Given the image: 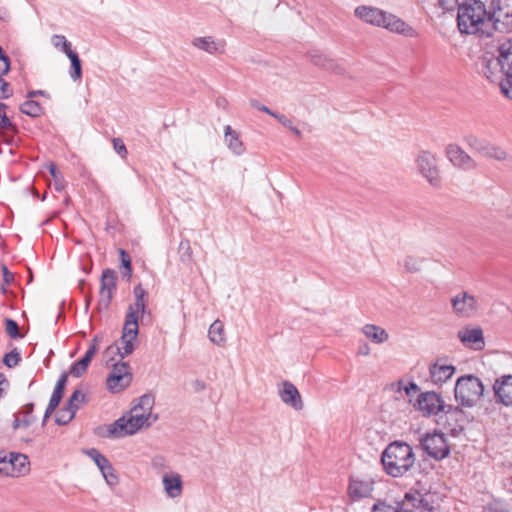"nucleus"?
Instances as JSON below:
<instances>
[{
  "mask_svg": "<svg viewBox=\"0 0 512 512\" xmlns=\"http://www.w3.org/2000/svg\"><path fill=\"white\" fill-rule=\"evenodd\" d=\"M133 294L135 301L128 307L120 341L121 345L115 344L107 348V353L117 351L121 358L130 355L134 351L135 341L139 333L138 317L139 314L143 316L147 312V291L141 284H138L134 287Z\"/></svg>",
  "mask_w": 512,
  "mask_h": 512,
  "instance_id": "obj_1",
  "label": "nucleus"
},
{
  "mask_svg": "<svg viewBox=\"0 0 512 512\" xmlns=\"http://www.w3.org/2000/svg\"><path fill=\"white\" fill-rule=\"evenodd\" d=\"M487 78L491 81L497 80L501 75L505 79L501 81V91L512 99V39L501 42L494 51H486Z\"/></svg>",
  "mask_w": 512,
  "mask_h": 512,
  "instance_id": "obj_2",
  "label": "nucleus"
},
{
  "mask_svg": "<svg viewBox=\"0 0 512 512\" xmlns=\"http://www.w3.org/2000/svg\"><path fill=\"white\" fill-rule=\"evenodd\" d=\"M493 31L512 32V0H490L482 5V37Z\"/></svg>",
  "mask_w": 512,
  "mask_h": 512,
  "instance_id": "obj_3",
  "label": "nucleus"
},
{
  "mask_svg": "<svg viewBox=\"0 0 512 512\" xmlns=\"http://www.w3.org/2000/svg\"><path fill=\"white\" fill-rule=\"evenodd\" d=\"M415 461L412 447L405 442L390 443L381 455L384 470L392 477H401L406 474L414 466Z\"/></svg>",
  "mask_w": 512,
  "mask_h": 512,
  "instance_id": "obj_4",
  "label": "nucleus"
},
{
  "mask_svg": "<svg viewBox=\"0 0 512 512\" xmlns=\"http://www.w3.org/2000/svg\"><path fill=\"white\" fill-rule=\"evenodd\" d=\"M416 172L423 177L431 186L439 187L441 184V173L438 165V157L429 150H419L414 159Z\"/></svg>",
  "mask_w": 512,
  "mask_h": 512,
  "instance_id": "obj_5",
  "label": "nucleus"
},
{
  "mask_svg": "<svg viewBox=\"0 0 512 512\" xmlns=\"http://www.w3.org/2000/svg\"><path fill=\"white\" fill-rule=\"evenodd\" d=\"M152 424L147 422V419L141 415H131L126 413L113 423L109 424L106 436L113 438H122L129 435H134L144 428L150 427Z\"/></svg>",
  "mask_w": 512,
  "mask_h": 512,
  "instance_id": "obj_6",
  "label": "nucleus"
},
{
  "mask_svg": "<svg viewBox=\"0 0 512 512\" xmlns=\"http://www.w3.org/2000/svg\"><path fill=\"white\" fill-rule=\"evenodd\" d=\"M454 392L461 407L472 408L480 400V379L474 375H464L457 379Z\"/></svg>",
  "mask_w": 512,
  "mask_h": 512,
  "instance_id": "obj_7",
  "label": "nucleus"
},
{
  "mask_svg": "<svg viewBox=\"0 0 512 512\" xmlns=\"http://www.w3.org/2000/svg\"><path fill=\"white\" fill-rule=\"evenodd\" d=\"M457 24L462 34L475 35L480 31V3H463L458 7Z\"/></svg>",
  "mask_w": 512,
  "mask_h": 512,
  "instance_id": "obj_8",
  "label": "nucleus"
},
{
  "mask_svg": "<svg viewBox=\"0 0 512 512\" xmlns=\"http://www.w3.org/2000/svg\"><path fill=\"white\" fill-rule=\"evenodd\" d=\"M420 444L422 449L436 460H442L450 453L449 445L443 433H427L421 438Z\"/></svg>",
  "mask_w": 512,
  "mask_h": 512,
  "instance_id": "obj_9",
  "label": "nucleus"
},
{
  "mask_svg": "<svg viewBox=\"0 0 512 512\" xmlns=\"http://www.w3.org/2000/svg\"><path fill=\"white\" fill-rule=\"evenodd\" d=\"M465 407H453L447 405L444 413V424L447 429L453 434L458 435L465 428V425L474 420V415L467 413Z\"/></svg>",
  "mask_w": 512,
  "mask_h": 512,
  "instance_id": "obj_10",
  "label": "nucleus"
},
{
  "mask_svg": "<svg viewBox=\"0 0 512 512\" xmlns=\"http://www.w3.org/2000/svg\"><path fill=\"white\" fill-rule=\"evenodd\" d=\"M447 160L457 169L470 171L477 168V161L458 144L450 143L444 149Z\"/></svg>",
  "mask_w": 512,
  "mask_h": 512,
  "instance_id": "obj_11",
  "label": "nucleus"
},
{
  "mask_svg": "<svg viewBox=\"0 0 512 512\" xmlns=\"http://www.w3.org/2000/svg\"><path fill=\"white\" fill-rule=\"evenodd\" d=\"M446 406L442 397L434 391L420 393L417 398V408L426 417L443 413Z\"/></svg>",
  "mask_w": 512,
  "mask_h": 512,
  "instance_id": "obj_12",
  "label": "nucleus"
},
{
  "mask_svg": "<svg viewBox=\"0 0 512 512\" xmlns=\"http://www.w3.org/2000/svg\"><path fill=\"white\" fill-rule=\"evenodd\" d=\"M29 465L30 463L26 455L11 453L8 461L5 458L0 460V473H5L11 477H20L29 472Z\"/></svg>",
  "mask_w": 512,
  "mask_h": 512,
  "instance_id": "obj_13",
  "label": "nucleus"
},
{
  "mask_svg": "<svg viewBox=\"0 0 512 512\" xmlns=\"http://www.w3.org/2000/svg\"><path fill=\"white\" fill-rule=\"evenodd\" d=\"M397 507L399 512H432L429 501L418 491L406 493Z\"/></svg>",
  "mask_w": 512,
  "mask_h": 512,
  "instance_id": "obj_14",
  "label": "nucleus"
},
{
  "mask_svg": "<svg viewBox=\"0 0 512 512\" xmlns=\"http://www.w3.org/2000/svg\"><path fill=\"white\" fill-rule=\"evenodd\" d=\"M494 399L505 407H512V374L495 379L492 386Z\"/></svg>",
  "mask_w": 512,
  "mask_h": 512,
  "instance_id": "obj_15",
  "label": "nucleus"
},
{
  "mask_svg": "<svg viewBox=\"0 0 512 512\" xmlns=\"http://www.w3.org/2000/svg\"><path fill=\"white\" fill-rule=\"evenodd\" d=\"M117 284V274L112 269H105L102 272L100 280V299L99 304L107 308L113 298L114 291Z\"/></svg>",
  "mask_w": 512,
  "mask_h": 512,
  "instance_id": "obj_16",
  "label": "nucleus"
},
{
  "mask_svg": "<svg viewBox=\"0 0 512 512\" xmlns=\"http://www.w3.org/2000/svg\"><path fill=\"white\" fill-rule=\"evenodd\" d=\"M451 305L456 315L470 317L476 312L477 300L467 292H461L451 298Z\"/></svg>",
  "mask_w": 512,
  "mask_h": 512,
  "instance_id": "obj_17",
  "label": "nucleus"
},
{
  "mask_svg": "<svg viewBox=\"0 0 512 512\" xmlns=\"http://www.w3.org/2000/svg\"><path fill=\"white\" fill-rule=\"evenodd\" d=\"M155 398L152 394L147 393L138 398L137 404H135L131 410L128 412L133 415L138 414L147 419V422L153 424L157 421L158 416L152 414V409L154 407Z\"/></svg>",
  "mask_w": 512,
  "mask_h": 512,
  "instance_id": "obj_18",
  "label": "nucleus"
},
{
  "mask_svg": "<svg viewBox=\"0 0 512 512\" xmlns=\"http://www.w3.org/2000/svg\"><path fill=\"white\" fill-rule=\"evenodd\" d=\"M383 28L393 32L397 33L406 37H417L418 33L417 31L407 24L404 20L397 17L396 15L387 13L385 16V23L382 25Z\"/></svg>",
  "mask_w": 512,
  "mask_h": 512,
  "instance_id": "obj_19",
  "label": "nucleus"
},
{
  "mask_svg": "<svg viewBox=\"0 0 512 512\" xmlns=\"http://www.w3.org/2000/svg\"><path fill=\"white\" fill-rule=\"evenodd\" d=\"M279 396L283 403L300 411L304 407L301 395L294 384L289 381L282 383V389L279 391Z\"/></svg>",
  "mask_w": 512,
  "mask_h": 512,
  "instance_id": "obj_20",
  "label": "nucleus"
},
{
  "mask_svg": "<svg viewBox=\"0 0 512 512\" xmlns=\"http://www.w3.org/2000/svg\"><path fill=\"white\" fill-rule=\"evenodd\" d=\"M387 12L371 6H359L355 9V15L366 23L382 27L385 23Z\"/></svg>",
  "mask_w": 512,
  "mask_h": 512,
  "instance_id": "obj_21",
  "label": "nucleus"
},
{
  "mask_svg": "<svg viewBox=\"0 0 512 512\" xmlns=\"http://www.w3.org/2000/svg\"><path fill=\"white\" fill-rule=\"evenodd\" d=\"M429 372L431 381L434 384H442L453 376L455 367L453 365L444 364L438 360L430 366Z\"/></svg>",
  "mask_w": 512,
  "mask_h": 512,
  "instance_id": "obj_22",
  "label": "nucleus"
},
{
  "mask_svg": "<svg viewBox=\"0 0 512 512\" xmlns=\"http://www.w3.org/2000/svg\"><path fill=\"white\" fill-rule=\"evenodd\" d=\"M162 484L165 493L170 498H177L182 494L183 482L181 476L178 473H165L162 477Z\"/></svg>",
  "mask_w": 512,
  "mask_h": 512,
  "instance_id": "obj_23",
  "label": "nucleus"
},
{
  "mask_svg": "<svg viewBox=\"0 0 512 512\" xmlns=\"http://www.w3.org/2000/svg\"><path fill=\"white\" fill-rule=\"evenodd\" d=\"M192 45L209 54L223 53L225 49L224 41H216L211 36L194 38L192 41Z\"/></svg>",
  "mask_w": 512,
  "mask_h": 512,
  "instance_id": "obj_24",
  "label": "nucleus"
},
{
  "mask_svg": "<svg viewBox=\"0 0 512 512\" xmlns=\"http://www.w3.org/2000/svg\"><path fill=\"white\" fill-rule=\"evenodd\" d=\"M373 491V485L370 481L351 479L348 493L354 499H360L370 496Z\"/></svg>",
  "mask_w": 512,
  "mask_h": 512,
  "instance_id": "obj_25",
  "label": "nucleus"
},
{
  "mask_svg": "<svg viewBox=\"0 0 512 512\" xmlns=\"http://www.w3.org/2000/svg\"><path fill=\"white\" fill-rule=\"evenodd\" d=\"M224 139L228 148L236 155H242L245 152V146L240 139L239 133L232 129L230 125L224 128Z\"/></svg>",
  "mask_w": 512,
  "mask_h": 512,
  "instance_id": "obj_26",
  "label": "nucleus"
},
{
  "mask_svg": "<svg viewBox=\"0 0 512 512\" xmlns=\"http://www.w3.org/2000/svg\"><path fill=\"white\" fill-rule=\"evenodd\" d=\"M97 352L96 344H92L86 351L85 355L77 362H75L70 368V374L74 377L82 376L88 368L91 359Z\"/></svg>",
  "mask_w": 512,
  "mask_h": 512,
  "instance_id": "obj_27",
  "label": "nucleus"
},
{
  "mask_svg": "<svg viewBox=\"0 0 512 512\" xmlns=\"http://www.w3.org/2000/svg\"><path fill=\"white\" fill-rule=\"evenodd\" d=\"M311 61L314 65L332 73L341 74L344 71V69L339 63L324 55H312Z\"/></svg>",
  "mask_w": 512,
  "mask_h": 512,
  "instance_id": "obj_28",
  "label": "nucleus"
},
{
  "mask_svg": "<svg viewBox=\"0 0 512 512\" xmlns=\"http://www.w3.org/2000/svg\"><path fill=\"white\" fill-rule=\"evenodd\" d=\"M67 380H68V374L66 372H63L60 375L59 379L57 380L56 385L53 390V393L51 395V398H50V401L48 404L49 410H55L58 407V405L63 397V393L65 390Z\"/></svg>",
  "mask_w": 512,
  "mask_h": 512,
  "instance_id": "obj_29",
  "label": "nucleus"
},
{
  "mask_svg": "<svg viewBox=\"0 0 512 512\" xmlns=\"http://www.w3.org/2000/svg\"><path fill=\"white\" fill-rule=\"evenodd\" d=\"M363 334L376 344L384 343L388 340V333L380 326L374 324H366L362 328Z\"/></svg>",
  "mask_w": 512,
  "mask_h": 512,
  "instance_id": "obj_30",
  "label": "nucleus"
},
{
  "mask_svg": "<svg viewBox=\"0 0 512 512\" xmlns=\"http://www.w3.org/2000/svg\"><path fill=\"white\" fill-rule=\"evenodd\" d=\"M132 381V376L109 375L107 387L112 393H118L127 388Z\"/></svg>",
  "mask_w": 512,
  "mask_h": 512,
  "instance_id": "obj_31",
  "label": "nucleus"
},
{
  "mask_svg": "<svg viewBox=\"0 0 512 512\" xmlns=\"http://www.w3.org/2000/svg\"><path fill=\"white\" fill-rule=\"evenodd\" d=\"M458 338L466 347H472L480 342V328H462L458 331Z\"/></svg>",
  "mask_w": 512,
  "mask_h": 512,
  "instance_id": "obj_32",
  "label": "nucleus"
},
{
  "mask_svg": "<svg viewBox=\"0 0 512 512\" xmlns=\"http://www.w3.org/2000/svg\"><path fill=\"white\" fill-rule=\"evenodd\" d=\"M208 337L216 345H223L226 341L224 325L220 320H215L209 327Z\"/></svg>",
  "mask_w": 512,
  "mask_h": 512,
  "instance_id": "obj_33",
  "label": "nucleus"
},
{
  "mask_svg": "<svg viewBox=\"0 0 512 512\" xmlns=\"http://www.w3.org/2000/svg\"><path fill=\"white\" fill-rule=\"evenodd\" d=\"M34 409V405L32 403L24 406L22 413L24 414V419H19L15 417L12 427L14 430L19 427H29L35 421V417L32 415Z\"/></svg>",
  "mask_w": 512,
  "mask_h": 512,
  "instance_id": "obj_34",
  "label": "nucleus"
},
{
  "mask_svg": "<svg viewBox=\"0 0 512 512\" xmlns=\"http://www.w3.org/2000/svg\"><path fill=\"white\" fill-rule=\"evenodd\" d=\"M71 61L70 77L72 80L77 81L82 77L81 61L75 51H68L66 55Z\"/></svg>",
  "mask_w": 512,
  "mask_h": 512,
  "instance_id": "obj_35",
  "label": "nucleus"
},
{
  "mask_svg": "<svg viewBox=\"0 0 512 512\" xmlns=\"http://www.w3.org/2000/svg\"><path fill=\"white\" fill-rule=\"evenodd\" d=\"M20 111L31 117H39L42 114L41 105L34 100H27L20 106Z\"/></svg>",
  "mask_w": 512,
  "mask_h": 512,
  "instance_id": "obj_36",
  "label": "nucleus"
},
{
  "mask_svg": "<svg viewBox=\"0 0 512 512\" xmlns=\"http://www.w3.org/2000/svg\"><path fill=\"white\" fill-rule=\"evenodd\" d=\"M86 401V395L81 390H75L70 396L67 406H69V409L77 412Z\"/></svg>",
  "mask_w": 512,
  "mask_h": 512,
  "instance_id": "obj_37",
  "label": "nucleus"
},
{
  "mask_svg": "<svg viewBox=\"0 0 512 512\" xmlns=\"http://www.w3.org/2000/svg\"><path fill=\"white\" fill-rule=\"evenodd\" d=\"M52 45L63 52L64 54H68V51H73L71 49V43L67 40L64 35L55 34L51 37Z\"/></svg>",
  "mask_w": 512,
  "mask_h": 512,
  "instance_id": "obj_38",
  "label": "nucleus"
},
{
  "mask_svg": "<svg viewBox=\"0 0 512 512\" xmlns=\"http://www.w3.org/2000/svg\"><path fill=\"white\" fill-rule=\"evenodd\" d=\"M75 415L76 412L69 409V406L66 405L56 415L55 422L58 425H66L75 417Z\"/></svg>",
  "mask_w": 512,
  "mask_h": 512,
  "instance_id": "obj_39",
  "label": "nucleus"
},
{
  "mask_svg": "<svg viewBox=\"0 0 512 512\" xmlns=\"http://www.w3.org/2000/svg\"><path fill=\"white\" fill-rule=\"evenodd\" d=\"M485 155L496 160H504L507 157L504 149L494 145H487L485 147Z\"/></svg>",
  "mask_w": 512,
  "mask_h": 512,
  "instance_id": "obj_40",
  "label": "nucleus"
},
{
  "mask_svg": "<svg viewBox=\"0 0 512 512\" xmlns=\"http://www.w3.org/2000/svg\"><path fill=\"white\" fill-rule=\"evenodd\" d=\"M422 261L414 256L408 255L403 260V265L408 272L415 273L420 271Z\"/></svg>",
  "mask_w": 512,
  "mask_h": 512,
  "instance_id": "obj_41",
  "label": "nucleus"
},
{
  "mask_svg": "<svg viewBox=\"0 0 512 512\" xmlns=\"http://www.w3.org/2000/svg\"><path fill=\"white\" fill-rule=\"evenodd\" d=\"M8 106L0 102V129H12L16 131L15 125L10 121L6 114Z\"/></svg>",
  "mask_w": 512,
  "mask_h": 512,
  "instance_id": "obj_42",
  "label": "nucleus"
},
{
  "mask_svg": "<svg viewBox=\"0 0 512 512\" xmlns=\"http://www.w3.org/2000/svg\"><path fill=\"white\" fill-rule=\"evenodd\" d=\"M85 453L94 461V463L96 464V466L100 469H102V467L107 463L109 462V460L106 458V456H104L103 454H101L97 449L95 448H91L87 451H85Z\"/></svg>",
  "mask_w": 512,
  "mask_h": 512,
  "instance_id": "obj_43",
  "label": "nucleus"
},
{
  "mask_svg": "<svg viewBox=\"0 0 512 512\" xmlns=\"http://www.w3.org/2000/svg\"><path fill=\"white\" fill-rule=\"evenodd\" d=\"M20 360H21V356H20L19 352L16 349H14L11 352L5 354V356L3 358V363L8 368H13L19 364Z\"/></svg>",
  "mask_w": 512,
  "mask_h": 512,
  "instance_id": "obj_44",
  "label": "nucleus"
},
{
  "mask_svg": "<svg viewBox=\"0 0 512 512\" xmlns=\"http://www.w3.org/2000/svg\"><path fill=\"white\" fill-rule=\"evenodd\" d=\"M181 261H189L192 258V249L189 240H182L179 244Z\"/></svg>",
  "mask_w": 512,
  "mask_h": 512,
  "instance_id": "obj_45",
  "label": "nucleus"
},
{
  "mask_svg": "<svg viewBox=\"0 0 512 512\" xmlns=\"http://www.w3.org/2000/svg\"><path fill=\"white\" fill-rule=\"evenodd\" d=\"M5 329L6 333L13 339L20 338L21 335L19 333L18 324L12 319H6L5 321Z\"/></svg>",
  "mask_w": 512,
  "mask_h": 512,
  "instance_id": "obj_46",
  "label": "nucleus"
},
{
  "mask_svg": "<svg viewBox=\"0 0 512 512\" xmlns=\"http://www.w3.org/2000/svg\"><path fill=\"white\" fill-rule=\"evenodd\" d=\"M110 375L132 376L130 372V366L128 363L125 362L114 364Z\"/></svg>",
  "mask_w": 512,
  "mask_h": 512,
  "instance_id": "obj_47",
  "label": "nucleus"
},
{
  "mask_svg": "<svg viewBox=\"0 0 512 512\" xmlns=\"http://www.w3.org/2000/svg\"><path fill=\"white\" fill-rule=\"evenodd\" d=\"M49 172H50L51 176L54 179L55 189L57 191L63 190V188H64V180L61 177L60 173L57 171V167L54 164H51L49 166Z\"/></svg>",
  "mask_w": 512,
  "mask_h": 512,
  "instance_id": "obj_48",
  "label": "nucleus"
},
{
  "mask_svg": "<svg viewBox=\"0 0 512 512\" xmlns=\"http://www.w3.org/2000/svg\"><path fill=\"white\" fill-rule=\"evenodd\" d=\"M3 75L4 74L0 72V99H7L12 96L13 91L9 83L2 78Z\"/></svg>",
  "mask_w": 512,
  "mask_h": 512,
  "instance_id": "obj_49",
  "label": "nucleus"
},
{
  "mask_svg": "<svg viewBox=\"0 0 512 512\" xmlns=\"http://www.w3.org/2000/svg\"><path fill=\"white\" fill-rule=\"evenodd\" d=\"M10 70V59L4 54L2 47L0 46V72L7 74Z\"/></svg>",
  "mask_w": 512,
  "mask_h": 512,
  "instance_id": "obj_50",
  "label": "nucleus"
},
{
  "mask_svg": "<svg viewBox=\"0 0 512 512\" xmlns=\"http://www.w3.org/2000/svg\"><path fill=\"white\" fill-rule=\"evenodd\" d=\"M372 512H399V509L397 505L392 506L381 502L373 506Z\"/></svg>",
  "mask_w": 512,
  "mask_h": 512,
  "instance_id": "obj_51",
  "label": "nucleus"
},
{
  "mask_svg": "<svg viewBox=\"0 0 512 512\" xmlns=\"http://www.w3.org/2000/svg\"><path fill=\"white\" fill-rule=\"evenodd\" d=\"M113 147L115 149V151L123 158L126 157L127 155V149H126V146L125 144L123 143V141L119 138H114L113 139Z\"/></svg>",
  "mask_w": 512,
  "mask_h": 512,
  "instance_id": "obj_52",
  "label": "nucleus"
},
{
  "mask_svg": "<svg viewBox=\"0 0 512 512\" xmlns=\"http://www.w3.org/2000/svg\"><path fill=\"white\" fill-rule=\"evenodd\" d=\"M250 105H251L253 108H255V109H257V110H259V111H261V112L267 113L268 115H270V116H272V117H273V115H274V113H275L274 111H272L271 109H269L267 106H265V105L261 104V103H260L258 100H256V99H251V100H250Z\"/></svg>",
  "mask_w": 512,
  "mask_h": 512,
  "instance_id": "obj_53",
  "label": "nucleus"
},
{
  "mask_svg": "<svg viewBox=\"0 0 512 512\" xmlns=\"http://www.w3.org/2000/svg\"><path fill=\"white\" fill-rule=\"evenodd\" d=\"M439 4L443 9L447 11H451L457 6L459 7V5H461L460 0H439Z\"/></svg>",
  "mask_w": 512,
  "mask_h": 512,
  "instance_id": "obj_54",
  "label": "nucleus"
},
{
  "mask_svg": "<svg viewBox=\"0 0 512 512\" xmlns=\"http://www.w3.org/2000/svg\"><path fill=\"white\" fill-rule=\"evenodd\" d=\"M120 256H121L122 265L127 270L128 277H130V275H131V260H130V256L124 250H120Z\"/></svg>",
  "mask_w": 512,
  "mask_h": 512,
  "instance_id": "obj_55",
  "label": "nucleus"
},
{
  "mask_svg": "<svg viewBox=\"0 0 512 512\" xmlns=\"http://www.w3.org/2000/svg\"><path fill=\"white\" fill-rule=\"evenodd\" d=\"M273 118L277 119L284 127L288 129L293 125L292 121L283 114H278L275 112Z\"/></svg>",
  "mask_w": 512,
  "mask_h": 512,
  "instance_id": "obj_56",
  "label": "nucleus"
},
{
  "mask_svg": "<svg viewBox=\"0 0 512 512\" xmlns=\"http://www.w3.org/2000/svg\"><path fill=\"white\" fill-rule=\"evenodd\" d=\"M488 512H506L504 505L498 501L487 507Z\"/></svg>",
  "mask_w": 512,
  "mask_h": 512,
  "instance_id": "obj_57",
  "label": "nucleus"
},
{
  "mask_svg": "<svg viewBox=\"0 0 512 512\" xmlns=\"http://www.w3.org/2000/svg\"><path fill=\"white\" fill-rule=\"evenodd\" d=\"M2 272L4 283L9 285L14 279L13 274L8 270V268L5 265L2 266Z\"/></svg>",
  "mask_w": 512,
  "mask_h": 512,
  "instance_id": "obj_58",
  "label": "nucleus"
},
{
  "mask_svg": "<svg viewBox=\"0 0 512 512\" xmlns=\"http://www.w3.org/2000/svg\"><path fill=\"white\" fill-rule=\"evenodd\" d=\"M104 479L107 482V484L110 486H114L118 483V477L115 474V471L109 472L108 475H105Z\"/></svg>",
  "mask_w": 512,
  "mask_h": 512,
  "instance_id": "obj_59",
  "label": "nucleus"
},
{
  "mask_svg": "<svg viewBox=\"0 0 512 512\" xmlns=\"http://www.w3.org/2000/svg\"><path fill=\"white\" fill-rule=\"evenodd\" d=\"M466 143L473 149L478 150L479 141L475 136H468L465 138Z\"/></svg>",
  "mask_w": 512,
  "mask_h": 512,
  "instance_id": "obj_60",
  "label": "nucleus"
},
{
  "mask_svg": "<svg viewBox=\"0 0 512 512\" xmlns=\"http://www.w3.org/2000/svg\"><path fill=\"white\" fill-rule=\"evenodd\" d=\"M406 394L409 396L412 392H417L419 390V387L414 382H410L405 388H404Z\"/></svg>",
  "mask_w": 512,
  "mask_h": 512,
  "instance_id": "obj_61",
  "label": "nucleus"
},
{
  "mask_svg": "<svg viewBox=\"0 0 512 512\" xmlns=\"http://www.w3.org/2000/svg\"><path fill=\"white\" fill-rule=\"evenodd\" d=\"M103 477H105V475H108L109 472H113L114 471V468L112 466V464L109 462H107L103 467L102 469H100Z\"/></svg>",
  "mask_w": 512,
  "mask_h": 512,
  "instance_id": "obj_62",
  "label": "nucleus"
},
{
  "mask_svg": "<svg viewBox=\"0 0 512 512\" xmlns=\"http://www.w3.org/2000/svg\"><path fill=\"white\" fill-rule=\"evenodd\" d=\"M358 353L363 356H367L370 354V347L367 343L360 345Z\"/></svg>",
  "mask_w": 512,
  "mask_h": 512,
  "instance_id": "obj_63",
  "label": "nucleus"
},
{
  "mask_svg": "<svg viewBox=\"0 0 512 512\" xmlns=\"http://www.w3.org/2000/svg\"><path fill=\"white\" fill-rule=\"evenodd\" d=\"M10 18L9 11L5 8L0 9V19L4 21H8Z\"/></svg>",
  "mask_w": 512,
  "mask_h": 512,
  "instance_id": "obj_64",
  "label": "nucleus"
}]
</instances>
